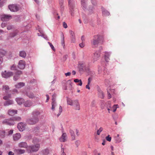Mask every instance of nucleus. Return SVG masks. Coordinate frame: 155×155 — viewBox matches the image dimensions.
<instances>
[{
  "label": "nucleus",
  "instance_id": "obj_42",
  "mask_svg": "<svg viewBox=\"0 0 155 155\" xmlns=\"http://www.w3.org/2000/svg\"><path fill=\"white\" fill-rule=\"evenodd\" d=\"M39 142V139L36 138H34L32 142L34 144H37Z\"/></svg>",
  "mask_w": 155,
  "mask_h": 155
},
{
  "label": "nucleus",
  "instance_id": "obj_53",
  "mask_svg": "<svg viewBox=\"0 0 155 155\" xmlns=\"http://www.w3.org/2000/svg\"><path fill=\"white\" fill-rule=\"evenodd\" d=\"M93 78L92 77H89L88 79L87 84H90L91 81L92 80Z\"/></svg>",
  "mask_w": 155,
  "mask_h": 155
},
{
  "label": "nucleus",
  "instance_id": "obj_64",
  "mask_svg": "<svg viewBox=\"0 0 155 155\" xmlns=\"http://www.w3.org/2000/svg\"><path fill=\"white\" fill-rule=\"evenodd\" d=\"M108 97V99H110L111 97V95L108 91H107Z\"/></svg>",
  "mask_w": 155,
  "mask_h": 155
},
{
  "label": "nucleus",
  "instance_id": "obj_17",
  "mask_svg": "<svg viewBox=\"0 0 155 155\" xmlns=\"http://www.w3.org/2000/svg\"><path fill=\"white\" fill-rule=\"evenodd\" d=\"M18 147L21 148H26L28 147V145L26 142H21L18 144Z\"/></svg>",
  "mask_w": 155,
  "mask_h": 155
},
{
  "label": "nucleus",
  "instance_id": "obj_6",
  "mask_svg": "<svg viewBox=\"0 0 155 155\" xmlns=\"http://www.w3.org/2000/svg\"><path fill=\"white\" fill-rule=\"evenodd\" d=\"M8 8L10 11L13 12H16L19 11L21 9L20 5L17 4L9 5Z\"/></svg>",
  "mask_w": 155,
  "mask_h": 155
},
{
  "label": "nucleus",
  "instance_id": "obj_63",
  "mask_svg": "<svg viewBox=\"0 0 155 155\" xmlns=\"http://www.w3.org/2000/svg\"><path fill=\"white\" fill-rule=\"evenodd\" d=\"M80 143V142L79 140H77L75 141V143L77 146V147H78Z\"/></svg>",
  "mask_w": 155,
  "mask_h": 155
},
{
  "label": "nucleus",
  "instance_id": "obj_61",
  "mask_svg": "<svg viewBox=\"0 0 155 155\" xmlns=\"http://www.w3.org/2000/svg\"><path fill=\"white\" fill-rule=\"evenodd\" d=\"M13 130H9L8 132V135H9L12 134L13 133Z\"/></svg>",
  "mask_w": 155,
  "mask_h": 155
},
{
  "label": "nucleus",
  "instance_id": "obj_26",
  "mask_svg": "<svg viewBox=\"0 0 155 155\" xmlns=\"http://www.w3.org/2000/svg\"><path fill=\"white\" fill-rule=\"evenodd\" d=\"M102 14L104 16H107L109 15V12L106 10L104 8H102Z\"/></svg>",
  "mask_w": 155,
  "mask_h": 155
},
{
  "label": "nucleus",
  "instance_id": "obj_30",
  "mask_svg": "<svg viewBox=\"0 0 155 155\" xmlns=\"http://www.w3.org/2000/svg\"><path fill=\"white\" fill-rule=\"evenodd\" d=\"M51 104L52 107L51 109L52 110H54L55 107L57 105L56 103L55 99H53V101H52Z\"/></svg>",
  "mask_w": 155,
  "mask_h": 155
},
{
  "label": "nucleus",
  "instance_id": "obj_59",
  "mask_svg": "<svg viewBox=\"0 0 155 155\" xmlns=\"http://www.w3.org/2000/svg\"><path fill=\"white\" fill-rule=\"evenodd\" d=\"M92 4L94 5H95L97 4L96 0H91Z\"/></svg>",
  "mask_w": 155,
  "mask_h": 155
},
{
  "label": "nucleus",
  "instance_id": "obj_28",
  "mask_svg": "<svg viewBox=\"0 0 155 155\" xmlns=\"http://www.w3.org/2000/svg\"><path fill=\"white\" fill-rule=\"evenodd\" d=\"M25 86V83L23 82L18 83L15 85V87L18 88H21Z\"/></svg>",
  "mask_w": 155,
  "mask_h": 155
},
{
  "label": "nucleus",
  "instance_id": "obj_31",
  "mask_svg": "<svg viewBox=\"0 0 155 155\" xmlns=\"http://www.w3.org/2000/svg\"><path fill=\"white\" fill-rule=\"evenodd\" d=\"M49 150L47 148L41 151L43 155H48L49 153Z\"/></svg>",
  "mask_w": 155,
  "mask_h": 155
},
{
  "label": "nucleus",
  "instance_id": "obj_41",
  "mask_svg": "<svg viewBox=\"0 0 155 155\" xmlns=\"http://www.w3.org/2000/svg\"><path fill=\"white\" fill-rule=\"evenodd\" d=\"M70 134L71 135V136L72 137V139L73 140H74L75 137H74V132L73 130H70Z\"/></svg>",
  "mask_w": 155,
  "mask_h": 155
},
{
  "label": "nucleus",
  "instance_id": "obj_25",
  "mask_svg": "<svg viewBox=\"0 0 155 155\" xmlns=\"http://www.w3.org/2000/svg\"><path fill=\"white\" fill-rule=\"evenodd\" d=\"M17 111L16 110H8V113L9 115L13 116L17 113Z\"/></svg>",
  "mask_w": 155,
  "mask_h": 155
},
{
  "label": "nucleus",
  "instance_id": "obj_48",
  "mask_svg": "<svg viewBox=\"0 0 155 155\" xmlns=\"http://www.w3.org/2000/svg\"><path fill=\"white\" fill-rule=\"evenodd\" d=\"M108 104H109V106H107V110H108L109 113H110V108L111 107V105L110 104V102L109 101L108 102H107Z\"/></svg>",
  "mask_w": 155,
  "mask_h": 155
},
{
  "label": "nucleus",
  "instance_id": "obj_8",
  "mask_svg": "<svg viewBox=\"0 0 155 155\" xmlns=\"http://www.w3.org/2000/svg\"><path fill=\"white\" fill-rule=\"evenodd\" d=\"M72 82L71 80H68L65 84V86L63 87L64 89L67 90L68 88L70 90L72 89Z\"/></svg>",
  "mask_w": 155,
  "mask_h": 155
},
{
  "label": "nucleus",
  "instance_id": "obj_52",
  "mask_svg": "<svg viewBox=\"0 0 155 155\" xmlns=\"http://www.w3.org/2000/svg\"><path fill=\"white\" fill-rule=\"evenodd\" d=\"M17 34L16 32H14L13 33H11L10 34V36L12 37L15 36Z\"/></svg>",
  "mask_w": 155,
  "mask_h": 155
},
{
  "label": "nucleus",
  "instance_id": "obj_58",
  "mask_svg": "<svg viewBox=\"0 0 155 155\" xmlns=\"http://www.w3.org/2000/svg\"><path fill=\"white\" fill-rule=\"evenodd\" d=\"M22 74V71H17L16 73L15 74L18 75L19 76V75L21 74Z\"/></svg>",
  "mask_w": 155,
  "mask_h": 155
},
{
  "label": "nucleus",
  "instance_id": "obj_46",
  "mask_svg": "<svg viewBox=\"0 0 155 155\" xmlns=\"http://www.w3.org/2000/svg\"><path fill=\"white\" fill-rule=\"evenodd\" d=\"M62 107H61V106H60V107H59V113L57 115V117H58L60 116L62 112Z\"/></svg>",
  "mask_w": 155,
  "mask_h": 155
},
{
  "label": "nucleus",
  "instance_id": "obj_33",
  "mask_svg": "<svg viewBox=\"0 0 155 155\" xmlns=\"http://www.w3.org/2000/svg\"><path fill=\"white\" fill-rule=\"evenodd\" d=\"M13 103V101L12 100H8L5 102L4 103V105L8 106L12 104Z\"/></svg>",
  "mask_w": 155,
  "mask_h": 155
},
{
  "label": "nucleus",
  "instance_id": "obj_4",
  "mask_svg": "<svg viewBox=\"0 0 155 155\" xmlns=\"http://www.w3.org/2000/svg\"><path fill=\"white\" fill-rule=\"evenodd\" d=\"M69 13L72 16L74 15V9L75 6V0H68Z\"/></svg>",
  "mask_w": 155,
  "mask_h": 155
},
{
  "label": "nucleus",
  "instance_id": "obj_5",
  "mask_svg": "<svg viewBox=\"0 0 155 155\" xmlns=\"http://www.w3.org/2000/svg\"><path fill=\"white\" fill-rule=\"evenodd\" d=\"M40 148V145L37 143L34 145L28 146L27 149L28 153H31L32 152H35L38 151Z\"/></svg>",
  "mask_w": 155,
  "mask_h": 155
},
{
  "label": "nucleus",
  "instance_id": "obj_57",
  "mask_svg": "<svg viewBox=\"0 0 155 155\" xmlns=\"http://www.w3.org/2000/svg\"><path fill=\"white\" fill-rule=\"evenodd\" d=\"M118 106V105H114V106L113 107V111L114 112H115L116 111L117 108V106Z\"/></svg>",
  "mask_w": 155,
  "mask_h": 155
},
{
  "label": "nucleus",
  "instance_id": "obj_9",
  "mask_svg": "<svg viewBox=\"0 0 155 155\" xmlns=\"http://www.w3.org/2000/svg\"><path fill=\"white\" fill-rule=\"evenodd\" d=\"M13 74V73L11 71L7 72L6 71L2 72V76L3 77L5 78H8L12 76Z\"/></svg>",
  "mask_w": 155,
  "mask_h": 155
},
{
  "label": "nucleus",
  "instance_id": "obj_35",
  "mask_svg": "<svg viewBox=\"0 0 155 155\" xmlns=\"http://www.w3.org/2000/svg\"><path fill=\"white\" fill-rule=\"evenodd\" d=\"M5 130H0V137L2 138H4L5 137Z\"/></svg>",
  "mask_w": 155,
  "mask_h": 155
},
{
  "label": "nucleus",
  "instance_id": "obj_29",
  "mask_svg": "<svg viewBox=\"0 0 155 155\" xmlns=\"http://www.w3.org/2000/svg\"><path fill=\"white\" fill-rule=\"evenodd\" d=\"M59 4L60 6L61 10L63 11L64 8V1L63 0H58Z\"/></svg>",
  "mask_w": 155,
  "mask_h": 155
},
{
  "label": "nucleus",
  "instance_id": "obj_43",
  "mask_svg": "<svg viewBox=\"0 0 155 155\" xmlns=\"http://www.w3.org/2000/svg\"><path fill=\"white\" fill-rule=\"evenodd\" d=\"M94 9V7L93 6H91L89 7V9L88 11L90 14H91L93 13V9Z\"/></svg>",
  "mask_w": 155,
  "mask_h": 155
},
{
  "label": "nucleus",
  "instance_id": "obj_12",
  "mask_svg": "<svg viewBox=\"0 0 155 155\" xmlns=\"http://www.w3.org/2000/svg\"><path fill=\"white\" fill-rule=\"evenodd\" d=\"M25 66V61L23 60H20L18 62V67L20 69H23Z\"/></svg>",
  "mask_w": 155,
  "mask_h": 155
},
{
  "label": "nucleus",
  "instance_id": "obj_22",
  "mask_svg": "<svg viewBox=\"0 0 155 155\" xmlns=\"http://www.w3.org/2000/svg\"><path fill=\"white\" fill-rule=\"evenodd\" d=\"M15 100L17 103L19 105L21 104L24 101V100L23 98L20 97L16 98Z\"/></svg>",
  "mask_w": 155,
  "mask_h": 155
},
{
  "label": "nucleus",
  "instance_id": "obj_15",
  "mask_svg": "<svg viewBox=\"0 0 155 155\" xmlns=\"http://www.w3.org/2000/svg\"><path fill=\"white\" fill-rule=\"evenodd\" d=\"M67 139V134L65 133H63L61 137L59 139L61 142H65L66 141Z\"/></svg>",
  "mask_w": 155,
  "mask_h": 155
},
{
  "label": "nucleus",
  "instance_id": "obj_39",
  "mask_svg": "<svg viewBox=\"0 0 155 155\" xmlns=\"http://www.w3.org/2000/svg\"><path fill=\"white\" fill-rule=\"evenodd\" d=\"M99 97L103 99L104 98V94L103 92L101 91H100V92H99Z\"/></svg>",
  "mask_w": 155,
  "mask_h": 155
},
{
  "label": "nucleus",
  "instance_id": "obj_60",
  "mask_svg": "<svg viewBox=\"0 0 155 155\" xmlns=\"http://www.w3.org/2000/svg\"><path fill=\"white\" fill-rule=\"evenodd\" d=\"M5 3V2L4 1L0 2V8L2 7Z\"/></svg>",
  "mask_w": 155,
  "mask_h": 155
},
{
  "label": "nucleus",
  "instance_id": "obj_50",
  "mask_svg": "<svg viewBox=\"0 0 155 155\" xmlns=\"http://www.w3.org/2000/svg\"><path fill=\"white\" fill-rule=\"evenodd\" d=\"M48 43L49 44V45L50 46V47L51 48L52 50H53L54 51H55V49L53 45H52V44L49 42H48Z\"/></svg>",
  "mask_w": 155,
  "mask_h": 155
},
{
  "label": "nucleus",
  "instance_id": "obj_10",
  "mask_svg": "<svg viewBox=\"0 0 155 155\" xmlns=\"http://www.w3.org/2000/svg\"><path fill=\"white\" fill-rule=\"evenodd\" d=\"M12 16L10 15L4 14L1 15V19L3 21H8L12 19Z\"/></svg>",
  "mask_w": 155,
  "mask_h": 155
},
{
  "label": "nucleus",
  "instance_id": "obj_38",
  "mask_svg": "<svg viewBox=\"0 0 155 155\" xmlns=\"http://www.w3.org/2000/svg\"><path fill=\"white\" fill-rule=\"evenodd\" d=\"M74 81L75 83H79L78 84V85L81 86L82 84V83L81 79L79 80L78 79H76L74 80Z\"/></svg>",
  "mask_w": 155,
  "mask_h": 155
},
{
  "label": "nucleus",
  "instance_id": "obj_1",
  "mask_svg": "<svg viewBox=\"0 0 155 155\" xmlns=\"http://www.w3.org/2000/svg\"><path fill=\"white\" fill-rule=\"evenodd\" d=\"M79 71L81 73L86 72L90 74L91 72L88 66H87L85 63L83 61H79L78 63Z\"/></svg>",
  "mask_w": 155,
  "mask_h": 155
},
{
  "label": "nucleus",
  "instance_id": "obj_11",
  "mask_svg": "<svg viewBox=\"0 0 155 155\" xmlns=\"http://www.w3.org/2000/svg\"><path fill=\"white\" fill-rule=\"evenodd\" d=\"M2 123L4 124L9 125H13L15 124L12 118L5 119L3 121Z\"/></svg>",
  "mask_w": 155,
  "mask_h": 155
},
{
  "label": "nucleus",
  "instance_id": "obj_2",
  "mask_svg": "<svg viewBox=\"0 0 155 155\" xmlns=\"http://www.w3.org/2000/svg\"><path fill=\"white\" fill-rule=\"evenodd\" d=\"M67 102L68 105L73 106L75 110H80V105L78 101L77 100H73L70 98H67Z\"/></svg>",
  "mask_w": 155,
  "mask_h": 155
},
{
  "label": "nucleus",
  "instance_id": "obj_54",
  "mask_svg": "<svg viewBox=\"0 0 155 155\" xmlns=\"http://www.w3.org/2000/svg\"><path fill=\"white\" fill-rule=\"evenodd\" d=\"M106 139L107 141L110 142L111 140V137L109 135H108L106 137Z\"/></svg>",
  "mask_w": 155,
  "mask_h": 155
},
{
  "label": "nucleus",
  "instance_id": "obj_24",
  "mask_svg": "<svg viewBox=\"0 0 155 155\" xmlns=\"http://www.w3.org/2000/svg\"><path fill=\"white\" fill-rule=\"evenodd\" d=\"M106 71L104 67H99L98 68V72L99 74H101L102 72L104 74Z\"/></svg>",
  "mask_w": 155,
  "mask_h": 155
},
{
  "label": "nucleus",
  "instance_id": "obj_45",
  "mask_svg": "<svg viewBox=\"0 0 155 155\" xmlns=\"http://www.w3.org/2000/svg\"><path fill=\"white\" fill-rule=\"evenodd\" d=\"M103 129L102 127H101L100 128L99 130H98L97 132V134L99 135L101 132L103 130Z\"/></svg>",
  "mask_w": 155,
  "mask_h": 155
},
{
  "label": "nucleus",
  "instance_id": "obj_55",
  "mask_svg": "<svg viewBox=\"0 0 155 155\" xmlns=\"http://www.w3.org/2000/svg\"><path fill=\"white\" fill-rule=\"evenodd\" d=\"M13 28V26L12 25H8L7 27V29L8 30H10L12 29Z\"/></svg>",
  "mask_w": 155,
  "mask_h": 155
},
{
  "label": "nucleus",
  "instance_id": "obj_16",
  "mask_svg": "<svg viewBox=\"0 0 155 155\" xmlns=\"http://www.w3.org/2000/svg\"><path fill=\"white\" fill-rule=\"evenodd\" d=\"M70 33L71 36V42L72 43H74L76 41L75 34L74 32L72 31H70Z\"/></svg>",
  "mask_w": 155,
  "mask_h": 155
},
{
  "label": "nucleus",
  "instance_id": "obj_14",
  "mask_svg": "<svg viewBox=\"0 0 155 155\" xmlns=\"http://www.w3.org/2000/svg\"><path fill=\"white\" fill-rule=\"evenodd\" d=\"M100 52L96 51L95 52L94 54V56L93 57V62L96 61L98 57L100 56Z\"/></svg>",
  "mask_w": 155,
  "mask_h": 155
},
{
  "label": "nucleus",
  "instance_id": "obj_27",
  "mask_svg": "<svg viewBox=\"0 0 155 155\" xmlns=\"http://www.w3.org/2000/svg\"><path fill=\"white\" fill-rule=\"evenodd\" d=\"M19 55L21 57L25 58L26 56V52L24 51H21L19 52Z\"/></svg>",
  "mask_w": 155,
  "mask_h": 155
},
{
  "label": "nucleus",
  "instance_id": "obj_36",
  "mask_svg": "<svg viewBox=\"0 0 155 155\" xmlns=\"http://www.w3.org/2000/svg\"><path fill=\"white\" fill-rule=\"evenodd\" d=\"M115 139L117 143H119L121 141V139L119 137V135L118 134L115 137Z\"/></svg>",
  "mask_w": 155,
  "mask_h": 155
},
{
  "label": "nucleus",
  "instance_id": "obj_21",
  "mask_svg": "<svg viewBox=\"0 0 155 155\" xmlns=\"http://www.w3.org/2000/svg\"><path fill=\"white\" fill-rule=\"evenodd\" d=\"M81 5L84 9H86L87 5V0H81Z\"/></svg>",
  "mask_w": 155,
  "mask_h": 155
},
{
  "label": "nucleus",
  "instance_id": "obj_56",
  "mask_svg": "<svg viewBox=\"0 0 155 155\" xmlns=\"http://www.w3.org/2000/svg\"><path fill=\"white\" fill-rule=\"evenodd\" d=\"M9 88L8 85H5L3 86V89L5 90L6 91H8L9 89Z\"/></svg>",
  "mask_w": 155,
  "mask_h": 155
},
{
  "label": "nucleus",
  "instance_id": "obj_40",
  "mask_svg": "<svg viewBox=\"0 0 155 155\" xmlns=\"http://www.w3.org/2000/svg\"><path fill=\"white\" fill-rule=\"evenodd\" d=\"M12 119L14 121H20L21 119V117H12Z\"/></svg>",
  "mask_w": 155,
  "mask_h": 155
},
{
  "label": "nucleus",
  "instance_id": "obj_23",
  "mask_svg": "<svg viewBox=\"0 0 155 155\" xmlns=\"http://www.w3.org/2000/svg\"><path fill=\"white\" fill-rule=\"evenodd\" d=\"M15 151L17 154H20L24 153L25 152V150H24L17 149L15 150Z\"/></svg>",
  "mask_w": 155,
  "mask_h": 155
},
{
  "label": "nucleus",
  "instance_id": "obj_13",
  "mask_svg": "<svg viewBox=\"0 0 155 155\" xmlns=\"http://www.w3.org/2000/svg\"><path fill=\"white\" fill-rule=\"evenodd\" d=\"M25 124L21 122L18 123L17 125V127L19 131H22L24 130L25 128Z\"/></svg>",
  "mask_w": 155,
  "mask_h": 155
},
{
  "label": "nucleus",
  "instance_id": "obj_18",
  "mask_svg": "<svg viewBox=\"0 0 155 155\" xmlns=\"http://www.w3.org/2000/svg\"><path fill=\"white\" fill-rule=\"evenodd\" d=\"M110 52H105L104 54V59L107 62L109 61V58L111 54Z\"/></svg>",
  "mask_w": 155,
  "mask_h": 155
},
{
  "label": "nucleus",
  "instance_id": "obj_3",
  "mask_svg": "<svg viewBox=\"0 0 155 155\" xmlns=\"http://www.w3.org/2000/svg\"><path fill=\"white\" fill-rule=\"evenodd\" d=\"M102 36L99 35H94L92 40L91 41L92 47L93 48L97 47L102 40Z\"/></svg>",
  "mask_w": 155,
  "mask_h": 155
},
{
  "label": "nucleus",
  "instance_id": "obj_47",
  "mask_svg": "<svg viewBox=\"0 0 155 155\" xmlns=\"http://www.w3.org/2000/svg\"><path fill=\"white\" fill-rule=\"evenodd\" d=\"M10 69L12 70H15L16 69V67L15 64H13L10 67Z\"/></svg>",
  "mask_w": 155,
  "mask_h": 155
},
{
  "label": "nucleus",
  "instance_id": "obj_20",
  "mask_svg": "<svg viewBox=\"0 0 155 155\" xmlns=\"http://www.w3.org/2000/svg\"><path fill=\"white\" fill-rule=\"evenodd\" d=\"M33 103L30 100L26 101L24 102V103L25 106L28 107H31L33 105Z\"/></svg>",
  "mask_w": 155,
  "mask_h": 155
},
{
  "label": "nucleus",
  "instance_id": "obj_62",
  "mask_svg": "<svg viewBox=\"0 0 155 155\" xmlns=\"http://www.w3.org/2000/svg\"><path fill=\"white\" fill-rule=\"evenodd\" d=\"M63 27L64 28H67L68 26H67V24L65 22H63Z\"/></svg>",
  "mask_w": 155,
  "mask_h": 155
},
{
  "label": "nucleus",
  "instance_id": "obj_7",
  "mask_svg": "<svg viewBox=\"0 0 155 155\" xmlns=\"http://www.w3.org/2000/svg\"><path fill=\"white\" fill-rule=\"evenodd\" d=\"M38 121V118L37 117H34L32 115V117L27 120V122L30 124L33 125L35 124Z\"/></svg>",
  "mask_w": 155,
  "mask_h": 155
},
{
  "label": "nucleus",
  "instance_id": "obj_51",
  "mask_svg": "<svg viewBox=\"0 0 155 155\" xmlns=\"http://www.w3.org/2000/svg\"><path fill=\"white\" fill-rule=\"evenodd\" d=\"M91 106L92 107H96V102L94 101H92L91 103Z\"/></svg>",
  "mask_w": 155,
  "mask_h": 155
},
{
  "label": "nucleus",
  "instance_id": "obj_32",
  "mask_svg": "<svg viewBox=\"0 0 155 155\" xmlns=\"http://www.w3.org/2000/svg\"><path fill=\"white\" fill-rule=\"evenodd\" d=\"M41 113L40 111L38 110H36L35 111H34L32 113V115L34 116V117H38V116Z\"/></svg>",
  "mask_w": 155,
  "mask_h": 155
},
{
  "label": "nucleus",
  "instance_id": "obj_37",
  "mask_svg": "<svg viewBox=\"0 0 155 155\" xmlns=\"http://www.w3.org/2000/svg\"><path fill=\"white\" fill-rule=\"evenodd\" d=\"M26 94L30 98H33L34 97V94L31 92H28Z\"/></svg>",
  "mask_w": 155,
  "mask_h": 155
},
{
  "label": "nucleus",
  "instance_id": "obj_49",
  "mask_svg": "<svg viewBox=\"0 0 155 155\" xmlns=\"http://www.w3.org/2000/svg\"><path fill=\"white\" fill-rule=\"evenodd\" d=\"M19 78V76L16 74L14 76L13 78L14 80L16 81Z\"/></svg>",
  "mask_w": 155,
  "mask_h": 155
},
{
  "label": "nucleus",
  "instance_id": "obj_34",
  "mask_svg": "<svg viewBox=\"0 0 155 155\" xmlns=\"http://www.w3.org/2000/svg\"><path fill=\"white\" fill-rule=\"evenodd\" d=\"M61 44L63 46V47L64 48L65 46L64 45V35L63 33L61 35Z\"/></svg>",
  "mask_w": 155,
  "mask_h": 155
},
{
  "label": "nucleus",
  "instance_id": "obj_44",
  "mask_svg": "<svg viewBox=\"0 0 155 155\" xmlns=\"http://www.w3.org/2000/svg\"><path fill=\"white\" fill-rule=\"evenodd\" d=\"M39 31L40 32L41 34V36L43 38L45 39H48L46 35H45L42 31H41L40 30H39Z\"/></svg>",
  "mask_w": 155,
  "mask_h": 155
},
{
  "label": "nucleus",
  "instance_id": "obj_19",
  "mask_svg": "<svg viewBox=\"0 0 155 155\" xmlns=\"http://www.w3.org/2000/svg\"><path fill=\"white\" fill-rule=\"evenodd\" d=\"M13 137L14 140H18L20 138L21 135L20 133H16L13 135Z\"/></svg>",
  "mask_w": 155,
  "mask_h": 155
}]
</instances>
